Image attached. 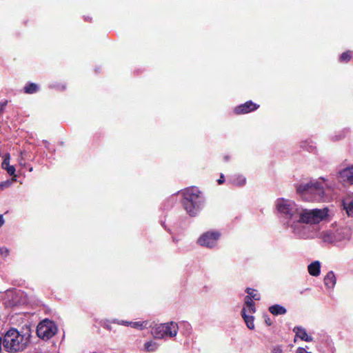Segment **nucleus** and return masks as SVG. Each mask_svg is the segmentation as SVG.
I'll return each instance as SVG.
<instances>
[{"label": "nucleus", "mask_w": 353, "mask_h": 353, "mask_svg": "<svg viewBox=\"0 0 353 353\" xmlns=\"http://www.w3.org/2000/svg\"><path fill=\"white\" fill-rule=\"evenodd\" d=\"M343 205L348 216L353 217V193L348 194L343 199Z\"/></svg>", "instance_id": "4468645a"}, {"label": "nucleus", "mask_w": 353, "mask_h": 353, "mask_svg": "<svg viewBox=\"0 0 353 353\" xmlns=\"http://www.w3.org/2000/svg\"><path fill=\"white\" fill-rule=\"evenodd\" d=\"M269 311L274 315L284 314L286 309L280 305H274L269 308Z\"/></svg>", "instance_id": "aec40b11"}, {"label": "nucleus", "mask_w": 353, "mask_h": 353, "mask_svg": "<svg viewBox=\"0 0 353 353\" xmlns=\"http://www.w3.org/2000/svg\"><path fill=\"white\" fill-rule=\"evenodd\" d=\"M336 276L332 271L327 272L324 278V283L327 288L332 289L336 284Z\"/></svg>", "instance_id": "f3484780"}, {"label": "nucleus", "mask_w": 353, "mask_h": 353, "mask_svg": "<svg viewBox=\"0 0 353 353\" xmlns=\"http://www.w3.org/2000/svg\"><path fill=\"white\" fill-rule=\"evenodd\" d=\"M295 353H311L310 352H307L305 348L303 347H299L296 350Z\"/></svg>", "instance_id": "7c9ffc66"}, {"label": "nucleus", "mask_w": 353, "mask_h": 353, "mask_svg": "<svg viewBox=\"0 0 353 353\" xmlns=\"http://www.w3.org/2000/svg\"><path fill=\"white\" fill-rule=\"evenodd\" d=\"M329 210L327 208L322 209H303L301 208L296 222L300 223L298 228L302 229L305 236H297L301 239H313L317 236L316 232L313 230L312 225H316L321 221L325 220L328 214Z\"/></svg>", "instance_id": "f03ea898"}, {"label": "nucleus", "mask_w": 353, "mask_h": 353, "mask_svg": "<svg viewBox=\"0 0 353 353\" xmlns=\"http://www.w3.org/2000/svg\"><path fill=\"white\" fill-rule=\"evenodd\" d=\"M4 170H6L10 175H12V176H14H14L16 177V176L14 175L15 168L13 165H10V166L7 167L6 168H5Z\"/></svg>", "instance_id": "cd10ccee"}, {"label": "nucleus", "mask_w": 353, "mask_h": 353, "mask_svg": "<svg viewBox=\"0 0 353 353\" xmlns=\"http://www.w3.org/2000/svg\"><path fill=\"white\" fill-rule=\"evenodd\" d=\"M308 272L313 276H317L320 274L321 263L316 261L310 263L307 267Z\"/></svg>", "instance_id": "a211bd4d"}, {"label": "nucleus", "mask_w": 353, "mask_h": 353, "mask_svg": "<svg viewBox=\"0 0 353 353\" xmlns=\"http://www.w3.org/2000/svg\"><path fill=\"white\" fill-rule=\"evenodd\" d=\"M266 323H268V325H270V323H269V321H267Z\"/></svg>", "instance_id": "4c0bfd02"}, {"label": "nucleus", "mask_w": 353, "mask_h": 353, "mask_svg": "<svg viewBox=\"0 0 353 353\" xmlns=\"http://www.w3.org/2000/svg\"><path fill=\"white\" fill-rule=\"evenodd\" d=\"M259 105L253 103L252 101L245 102L234 108V112L237 114H247L258 109Z\"/></svg>", "instance_id": "f8f14e48"}, {"label": "nucleus", "mask_w": 353, "mask_h": 353, "mask_svg": "<svg viewBox=\"0 0 353 353\" xmlns=\"http://www.w3.org/2000/svg\"><path fill=\"white\" fill-rule=\"evenodd\" d=\"M351 230L347 227L333 226L322 232L318 234L316 237L327 243H334L337 242H345L350 239Z\"/></svg>", "instance_id": "39448f33"}, {"label": "nucleus", "mask_w": 353, "mask_h": 353, "mask_svg": "<svg viewBox=\"0 0 353 353\" xmlns=\"http://www.w3.org/2000/svg\"><path fill=\"white\" fill-rule=\"evenodd\" d=\"M10 254V250L6 247H1L0 248V255L6 258Z\"/></svg>", "instance_id": "a878e982"}, {"label": "nucleus", "mask_w": 353, "mask_h": 353, "mask_svg": "<svg viewBox=\"0 0 353 353\" xmlns=\"http://www.w3.org/2000/svg\"><path fill=\"white\" fill-rule=\"evenodd\" d=\"M19 163H20L21 165H22L23 161H19Z\"/></svg>", "instance_id": "58836bf2"}, {"label": "nucleus", "mask_w": 353, "mask_h": 353, "mask_svg": "<svg viewBox=\"0 0 353 353\" xmlns=\"http://www.w3.org/2000/svg\"><path fill=\"white\" fill-rule=\"evenodd\" d=\"M9 161H10V154H6L5 157H4L3 161L2 162V164H1V167H2L3 169H5L7 167L10 166Z\"/></svg>", "instance_id": "393cba45"}, {"label": "nucleus", "mask_w": 353, "mask_h": 353, "mask_svg": "<svg viewBox=\"0 0 353 353\" xmlns=\"http://www.w3.org/2000/svg\"><path fill=\"white\" fill-rule=\"evenodd\" d=\"M158 347V345L156 342L150 341H148L144 344V348L148 352H154Z\"/></svg>", "instance_id": "4be33fe9"}, {"label": "nucleus", "mask_w": 353, "mask_h": 353, "mask_svg": "<svg viewBox=\"0 0 353 353\" xmlns=\"http://www.w3.org/2000/svg\"><path fill=\"white\" fill-rule=\"evenodd\" d=\"M37 90H25V92L27 94H33Z\"/></svg>", "instance_id": "473e14b6"}, {"label": "nucleus", "mask_w": 353, "mask_h": 353, "mask_svg": "<svg viewBox=\"0 0 353 353\" xmlns=\"http://www.w3.org/2000/svg\"><path fill=\"white\" fill-rule=\"evenodd\" d=\"M4 223V219L2 214H0V227Z\"/></svg>", "instance_id": "f704fd0d"}, {"label": "nucleus", "mask_w": 353, "mask_h": 353, "mask_svg": "<svg viewBox=\"0 0 353 353\" xmlns=\"http://www.w3.org/2000/svg\"><path fill=\"white\" fill-rule=\"evenodd\" d=\"M266 323H268V325H270V323H269V321H267Z\"/></svg>", "instance_id": "e433bc0d"}, {"label": "nucleus", "mask_w": 353, "mask_h": 353, "mask_svg": "<svg viewBox=\"0 0 353 353\" xmlns=\"http://www.w3.org/2000/svg\"><path fill=\"white\" fill-rule=\"evenodd\" d=\"M271 353H283V348L281 345H274L271 348Z\"/></svg>", "instance_id": "bb28decb"}, {"label": "nucleus", "mask_w": 353, "mask_h": 353, "mask_svg": "<svg viewBox=\"0 0 353 353\" xmlns=\"http://www.w3.org/2000/svg\"><path fill=\"white\" fill-rule=\"evenodd\" d=\"M353 52L351 50H347L343 52L339 57V61L341 63H347L352 58Z\"/></svg>", "instance_id": "412c9836"}, {"label": "nucleus", "mask_w": 353, "mask_h": 353, "mask_svg": "<svg viewBox=\"0 0 353 353\" xmlns=\"http://www.w3.org/2000/svg\"><path fill=\"white\" fill-rule=\"evenodd\" d=\"M219 236L220 234L218 232H207L201 236L198 243L201 246L211 248L216 245Z\"/></svg>", "instance_id": "1a4fd4ad"}, {"label": "nucleus", "mask_w": 353, "mask_h": 353, "mask_svg": "<svg viewBox=\"0 0 353 353\" xmlns=\"http://www.w3.org/2000/svg\"><path fill=\"white\" fill-rule=\"evenodd\" d=\"M23 88H37V85L34 83H28L27 85L24 86Z\"/></svg>", "instance_id": "c756f323"}, {"label": "nucleus", "mask_w": 353, "mask_h": 353, "mask_svg": "<svg viewBox=\"0 0 353 353\" xmlns=\"http://www.w3.org/2000/svg\"><path fill=\"white\" fill-rule=\"evenodd\" d=\"M146 325H147L146 322H139V321H137V322L131 321L130 322L131 327H134V328H138L140 330H142L143 327H145Z\"/></svg>", "instance_id": "b1692460"}, {"label": "nucleus", "mask_w": 353, "mask_h": 353, "mask_svg": "<svg viewBox=\"0 0 353 353\" xmlns=\"http://www.w3.org/2000/svg\"><path fill=\"white\" fill-rule=\"evenodd\" d=\"M183 204L185 210L190 216H195L203 202L201 192L197 188L192 187L183 192Z\"/></svg>", "instance_id": "20e7f679"}, {"label": "nucleus", "mask_w": 353, "mask_h": 353, "mask_svg": "<svg viewBox=\"0 0 353 353\" xmlns=\"http://www.w3.org/2000/svg\"><path fill=\"white\" fill-rule=\"evenodd\" d=\"M246 179L240 174H235L231 178L232 184L236 186H243L245 184Z\"/></svg>", "instance_id": "6ab92c4d"}, {"label": "nucleus", "mask_w": 353, "mask_h": 353, "mask_svg": "<svg viewBox=\"0 0 353 353\" xmlns=\"http://www.w3.org/2000/svg\"><path fill=\"white\" fill-rule=\"evenodd\" d=\"M294 332L296 334V336L305 341L306 342H310L312 341V337L307 334L306 330L301 327H296L294 328Z\"/></svg>", "instance_id": "dca6fc26"}, {"label": "nucleus", "mask_w": 353, "mask_h": 353, "mask_svg": "<svg viewBox=\"0 0 353 353\" xmlns=\"http://www.w3.org/2000/svg\"><path fill=\"white\" fill-rule=\"evenodd\" d=\"M7 100L0 102V112L3 110V108L7 105Z\"/></svg>", "instance_id": "2f4dec72"}, {"label": "nucleus", "mask_w": 353, "mask_h": 353, "mask_svg": "<svg viewBox=\"0 0 353 353\" xmlns=\"http://www.w3.org/2000/svg\"><path fill=\"white\" fill-rule=\"evenodd\" d=\"M56 325L52 321L48 319L42 321L37 325V334L39 338L43 340H48L50 339L56 334Z\"/></svg>", "instance_id": "6e6552de"}, {"label": "nucleus", "mask_w": 353, "mask_h": 353, "mask_svg": "<svg viewBox=\"0 0 353 353\" xmlns=\"http://www.w3.org/2000/svg\"><path fill=\"white\" fill-rule=\"evenodd\" d=\"M130 322L131 321H119V320H113L112 323H117L119 325H123L126 326H130Z\"/></svg>", "instance_id": "c85d7f7f"}, {"label": "nucleus", "mask_w": 353, "mask_h": 353, "mask_svg": "<svg viewBox=\"0 0 353 353\" xmlns=\"http://www.w3.org/2000/svg\"><path fill=\"white\" fill-rule=\"evenodd\" d=\"M16 181H17V179L14 176L11 180H6L5 181L0 183V191L6 188L10 187L12 184V183Z\"/></svg>", "instance_id": "5701e85b"}, {"label": "nucleus", "mask_w": 353, "mask_h": 353, "mask_svg": "<svg viewBox=\"0 0 353 353\" xmlns=\"http://www.w3.org/2000/svg\"><path fill=\"white\" fill-rule=\"evenodd\" d=\"M27 339L17 330L10 329L2 339V344L7 352H17L26 347Z\"/></svg>", "instance_id": "423d86ee"}, {"label": "nucleus", "mask_w": 353, "mask_h": 353, "mask_svg": "<svg viewBox=\"0 0 353 353\" xmlns=\"http://www.w3.org/2000/svg\"><path fill=\"white\" fill-rule=\"evenodd\" d=\"M325 187L330 186L325 183L323 178L311 180L309 182H303L296 185V192L305 201H323L327 200L325 193Z\"/></svg>", "instance_id": "7ed1b4c3"}, {"label": "nucleus", "mask_w": 353, "mask_h": 353, "mask_svg": "<svg viewBox=\"0 0 353 353\" xmlns=\"http://www.w3.org/2000/svg\"><path fill=\"white\" fill-rule=\"evenodd\" d=\"M3 304L6 307H14L21 303L19 294L12 290H8L3 294Z\"/></svg>", "instance_id": "9b49d317"}, {"label": "nucleus", "mask_w": 353, "mask_h": 353, "mask_svg": "<svg viewBox=\"0 0 353 353\" xmlns=\"http://www.w3.org/2000/svg\"><path fill=\"white\" fill-rule=\"evenodd\" d=\"M245 292L248 293V295L245 297L243 307H248L249 312L252 314L256 312V307L253 301L260 300L261 296L256 290L252 288H247Z\"/></svg>", "instance_id": "9d476101"}, {"label": "nucleus", "mask_w": 353, "mask_h": 353, "mask_svg": "<svg viewBox=\"0 0 353 353\" xmlns=\"http://www.w3.org/2000/svg\"><path fill=\"white\" fill-rule=\"evenodd\" d=\"M179 325L176 322L170 321L156 325L152 329V334L156 339L173 338L176 336Z\"/></svg>", "instance_id": "0eeeda50"}, {"label": "nucleus", "mask_w": 353, "mask_h": 353, "mask_svg": "<svg viewBox=\"0 0 353 353\" xmlns=\"http://www.w3.org/2000/svg\"><path fill=\"white\" fill-rule=\"evenodd\" d=\"M339 177L343 181L353 183V166L343 169L339 172Z\"/></svg>", "instance_id": "2eb2a0df"}, {"label": "nucleus", "mask_w": 353, "mask_h": 353, "mask_svg": "<svg viewBox=\"0 0 353 353\" xmlns=\"http://www.w3.org/2000/svg\"><path fill=\"white\" fill-rule=\"evenodd\" d=\"M275 207L280 216L283 219V223L290 228L292 232L296 236H305V233L298 228L300 223L296 222L301 208L294 201L279 198L275 201Z\"/></svg>", "instance_id": "f257e3e1"}, {"label": "nucleus", "mask_w": 353, "mask_h": 353, "mask_svg": "<svg viewBox=\"0 0 353 353\" xmlns=\"http://www.w3.org/2000/svg\"><path fill=\"white\" fill-rule=\"evenodd\" d=\"M266 323H268V325H270V323H269V321H267Z\"/></svg>", "instance_id": "c9c22d12"}, {"label": "nucleus", "mask_w": 353, "mask_h": 353, "mask_svg": "<svg viewBox=\"0 0 353 353\" xmlns=\"http://www.w3.org/2000/svg\"><path fill=\"white\" fill-rule=\"evenodd\" d=\"M248 311V307H243L241 311V316L248 327L250 330H254L255 326L254 323V317Z\"/></svg>", "instance_id": "ddd939ff"}, {"label": "nucleus", "mask_w": 353, "mask_h": 353, "mask_svg": "<svg viewBox=\"0 0 353 353\" xmlns=\"http://www.w3.org/2000/svg\"><path fill=\"white\" fill-rule=\"evenodd\" d=\"M223 181H224V176L223 174H221L220 179L218 180V183L219 184H221L223 183Z\"/></svg>", "instance_id": "72a5a7b5"}]
</instances>
